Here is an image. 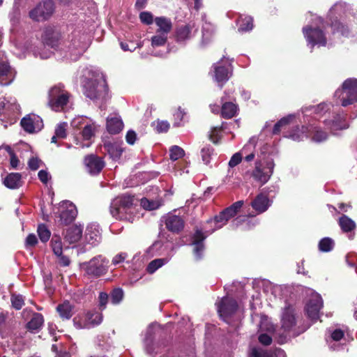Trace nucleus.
<instances>
[{
  "instance_id": "46",
  "label": "nucleus",
  "mask_w": 357,
  "mask_h": 357,
  "mask_svg": "<svg viewBox=\"0 0 357 357\" xmlns=\"http://www.w3.org/2000/svg\"><path fill=\"white\" fill-rule=\"evenodd\" d=\"M169 152L170 159L173 161H176L185 155L184 150L178 146H172Z\"/></svg>"
},
{
  "instance_id": "35",
  "label": "nucleus",
  "mask_w": 357,
  "mask_h": 357,
  "mask_svg": "<svg viewBox=\"0 0 357 357\" xmlns=\"http://www.w3.org/2000/svg\"><path fill=\"white\" fill-rule=\"evenodd\" d=\"M346 93V97L341 100V105L343 107L352 105L357 102V91H344Z\"/></svg>"
},
{
  "instance_id": "52",
  "label": "nucleus",
  "mask_w": 357,
  "mask_h": 357,
  "mask_svg": "<svg viewBox=\"0 0 357 357\" xmlns=\"http://www.w3.org/2000/svg\"><path fill=\"white\" fill-rule=\"evenodd\" d=\"M109 301V295L105 292H100L98 296V307L100 311L106 309Z\"/></svg>"
},
{
  "instance_id": "40",
  "label": "nucleus",
  "mask_w": 357,
  "mask_h": 357,
  "mask_svg": "<svg viewBox=\"0 0 357 357\" xmlns=\"http://www.w3.org/2000/svg\"><path fill=\"white\" fill-rule=\"evenodd\" d=\"M253 28V18L250 16H245L240 21L238 31L240 32H246L251 31Z\"/></svg>"
},
{
  "instance_id": "19",
  "label": "nucleus",
  "mask_w": 357,
  "mask_h": 357,
  "mask_svg": "<svg viewBox=\"0 0 357 357\" xmlns=\"http://www.w3.org/2000/svg\"><path fill=\"white\" fill-rule=\"evenodd\" d=\"M43 38L45 45L55 48L59 45L61 34L54 29L48 27L45 29Z\"/></svg>"
},
{
  "instance_id": "63",
  "label": "nucleus",
  "mask_w": 357,
  "mask_h": 357,
  "mask_svg": "<svg viewBox=\"0 0 357 357\" xmlns=\"http://www.w3.org/2000/svg\"><path fill=\"white\" fill-rule=\"evenodd\" d=\"M142 206L147 210H153L155 208V203L153 202L149 201L146 198L142 199L141 202Z\"/></svg>"
},
{
  "instance_id": "56",
  "label": "nucleus",
  "mask_w": 357,
  "mask_h": 357,
  "mask_svg": "<svg viewBox=\"0 0 357 357\" xmlns=\"http://www.w3.org/2000/svg\"><path fill=\"white\" fill-rule=\"evenodd\" d=\"M41 160L37 157H32L29 160L28 166L33 171L37 170L40 167Z\"/></svg>"
},
{
  "instance_id": "36",
  "label": "nucleus",
  "mask_w": 357,
  "mask_h": 357,
  "mask_svg": "<svg viewBox=\"0 0 357 357\" xmlns=\"http://www.w3.org/2000/svg\"><path fill=\"white\" fill-rule=\"evenodd\" d=\"M293 119V115H289L279 120L273 126V134L278 135L280 132L281 129L285 127L286 126L289 125Z\"/></svg>"
},
{
  "instance_id": "59",
  "label": "nucleus",
  "mask_w": 357,
  "mask_h": 357,
  "mask_svg": "<svg viewBox=\"0 0 357 357\" xmlns=\"http://www.w3.org/2000/svg\"><path fill=\"white\" fill-rule=\"evenodd\" d=\"M38 243V238L34 234H30L26 238V246L34 247Z\"/></svg>"
},
{
  "instance_id": "21",
  "label": "nucleus",
  "mask_w": 357,
  "mask_h": 357,
  "mask_svg": "<svg viewBox=\"0 0 357 357\" xmlns=\"http://www.w3.org/2000/svg\"><path fill=\"white\" fill-rule=\"evenodd\" d=\"M83 227L74 225L68 227L64 234V240L73 244L78 242L82 236Z\"/></svg>"
},
{
  "instance_id": "47",
  "label": "nucleus",
  "mask_w": 357,
  "mask_h": 357,
  "mask_svg": "<svg viewBox=\"0 0 357 357\" xmlns=\"http://www.w3.org/2000/svg\"><path fill=\"white\" fill-rule=\"evenodd\" d=\"M213 219H209L207 220V222H211ZM213 221L215 223L216 227L221 228L223 225H226L228 222V220L227 219L226 216L225 215V213L222 211L219 213V214L216 215L213 218Z\"/></svg>"
},
{
  "instance_id": "13",
  "label": "nucleus",
  "mask_w": 357,
  "mask_h": 357,
  "mask_svg": "<svg viewBox=\"0 0 357 357\" xmlns=\"http://www.w3.org/2000/svg\"><path fill=\"white\" fill-rule=\"evenodd\" d=\"M323 307V301L321 296H315L311 298L305 306L307 317L316 321L319 318V311Z\"/></svg>"
},
{
  "instance_id": "7",
  "label": "nucleus",
  "mask_w": 357,
  "mask_h": 357,
  "mask_svg": "<svg viewBox=\"0 0 357 357\" xmlns=\"http://www.w3.org/2000/svg\"><path fill=\"white\" fill-rule=\"evenodd\" d=\"M337 6L333 7L328 14V24L332 29L333 34L338 33L341 36L348 38L351 34V31L347 24L342 22L338 17Z\"/></svg>"
},
{
  "instance_id": "44",
  "label": "nucleus",
  "mask_w": 357,
  "mask_h": 357,
  "mask_svg": "<svg viewBox=\"0 0 357 357\" xmlns=\"http://www.w3.org/2000/svg\"><path fill=\"white\" fill-rule=\"evenodd\" d=\"M151 126L154 127L158 133L167 132L170 128V125L167 121L159 119L152 122Z\"/></svg>"
},
{
  "instance_id": "53",
  "label": "nucleus",
  "mask_w": 357,
  "mask_h": 357,
  "mask_svg": "<svg viewBox=\"0 0 357 357\" xmlns=\"http://www.w3.org/2000/svg\"><path fill=\"white\" fill-rule=\"evenodd\" d=\"M66 127V123L59 124L55 129L54 134L59 138H61V139L66 138L67 136Z\"/></svg>"
},
{
  "instance_id": "51",
  "label": "nucleus",
  "mask_w": 357,
  "mask_h": 357,
  "mask_svg": "<svg viewBox=\"0 0 357 357\" xmlns=\"http://www.w3.org/2000/svg\"><path fill=\"white\" fill-rule=\"evenodd\" d=\"M139 20L141 22L146 25L153 24L155 19H153V14L149 11H143L139 13Z\"/></svg>"
},
{
  "instance_id": "9",
  "label": "nucleus",
  "mask_w": 357,
  "mask_h": 357,
  "mask_svg": "<svg viewBox=\"0 0 357 357\" xmlns=\"http://www.w3.org/2000/svg\"><path fill=\"white\" fill-rule=\"evenodd\" d=\"M217 305L220 317L227 323H229L228 319L235 314L238 307L236 301L229 297H223Z\"/></svg>"
},
{
  "instance_id": "29",
  "label": "nucleus",
  "mask_w": 357,
  "mask_h": 357,
  "mask_svg": "<svg viewBox=\"0 0 357 357\" xmlns=\"http://www.w3.org/2000/svg\"><path fill=\"white\" fill-rule=\"evenodd\" d=\"M123 128V123L121 119L117 117L107 119V130L109 133L115 135L119 133Z\"/></svg>"
},
{
  "instance_id": "50",
  "label": "nucleus",
  "mask_w": 357,
  "mask_h": 357,
  "mask_svg": "<svg viewBox=\"0 0 357 357\" xmlns=\"http://www.w3.org/2000/svg\"><path fill=\"white\" fill-rule=\"evenodd\" d=\"M342 91H357V79H347L342 85Z\"/></svg>"
},
{
  "instance_id": "58",
  "label": "nucleus",
  "mask_w": 357,
  "mask_h": 357,
  "mask_svg": "<svg viewBox=\"0 0 357 357\" xmlns=\"http://www.w3.org/2000/svg\"><path fill=\"white\" fill-rule=\"evenodd\" d=\"M258 339L259 342L265 346H268L272 343V337L266 333L259 335Z\"/></svg>"
},
{
  "instance_id": "34",
  "label": "nucleus",
  "mask_w": 357,
  "mask_h": 357,
  "mask_svg": "<svg viewBox=\"0 0 357 357\" xmlns=\"http://www.w3.org/2000/svg\"><path fill=\"white\" fill-rule=\"evenodd\" d=\"M168 261L166 258H158L151 261L146 266V272L153 274Z\"/></svg>"
},
{
  "instance_id": "60",
  "label": "nucleus",
  "mask_w": 357,
  "mask_h": 357,
  "mask_svg": "<svg viewBox=\"0 0 357 357\" xmlns=\"http://www.w3.org/2000/svg\"><path fill=\"white\" fill-rule=\"evenodd\" d=\"M268 353L266 351L261 349H257V348H253L252 349L250 357H268Z\"/></svg>"
},
{
  "instance_id": "49",
  "label": "nucleus",
  "mask_w": 357,
  "mask_h": 357,
  "mask_svg": "<svg viewBox=\"0 0 357 357\" xmlns=\"http://www.w3.org/2000/svg\"><path fill=\"white\" fill-rule=\"evenodd\" d=\"M12 306L17 310H20L24 305V298L22 295L13 294L10 298Z\"/></svg>"
},
{
  "instance_id": "28",
  "label": "nucleus",
  "mask_w": 357,
  "mask_h": 357,
  "mask_svg": "<svg viewBox=\"0 0 357 357\" xmlns=\"http://www.w3.org/2000/svg\"><path fill=\"white\" fill-rule=\"evenodd\" d=\"M339 226L344 233H349L356 228L355 222L346 215H342L338 220Z\"/></svg>"
},
{
  "instance_id": "22",
  "label": "nucleus",
  "mask_w": 357,
  "mask_h": 357,
  "mask_svg": "<svg viewBox=\"0 0 357 357\" xmlns=\"http://www.w3.org/2000/svg\"><path fill=\"white\" fill-rule=\"evenodd\" d=\"M10 106L3 102H0V121L5 128L8 127V124L12 125L16 121V118L9 113Z\"/></svg>"
},
{
  "instance_id": "11",
  "label": "nucleus",
  "mask_w": 357,
  "mask_h": 357,
  "mask_svg": "<svg viewBox=\"0 0 357 357\" xmlns=\"http://www.w3.org/2000/svg\"><path fill=\"white\" fill-rule=\"evenodd\" d=\"M212 68L213 69V77L222 89L232 75V66L230 64L223 65L219 61L214 63Z\"/></svg>"
},
{
  "instance_id": "41",
  "label": "nucleus",
  "mask_w": 357,
  "mask_h": 357,
  "mask_svg": "<svg viewBox=\"0 0 357 357\" xmlns=\"http://www.w3.org/2000/svg\"><path fill=\"white\" fill-rule=\"evenodd\" d=\"M327 137V132L320 128L314 127L312 131V139L316 142H321L325 141Z\"/></svg>"
},
{
  "instance_id": "25",
  "label": "nucleus",
  "mask_w": 357,
  "mask_h": 357,
  "mask_svg": "<svg viewBox=\"0 0 357 357\" xmlns=\"http://www.w3.org/2000/svg\"><path fill=\"white\" fill-rule=\"evenodd\" d=\"M154 22L158 27L156 33H164L168 35L172 29V22L171 20L166 17H157L155 18Z\"/></svg>"
},
{
  "instance_id": "18",
  "label": "nucleus",
  "mask_w": 357,
  "mask_h": 357,
  "mask_svg": "<svg viewBox=\"0 0 357 357\" xmlns=\"http://www.w3.org/2000/svg\"><path fill=\"white\" fill-rule=\"evenodd\" d=\"M77 215L75 206L70 204L66 208L62 210L59 214V222L61 225H68L72 223Z\"/></svg>"
},
{
  "instance_id": "27",
  "label": "nucleus",
  "mask_w": 357,
  "mask_h": 357,
  "mask_svg": "<svg viewBox=\"0 0 357 357\" xmlns=\"http://www.w3.org/2000/svg\"><path fill=\"white\" fill-rule=\"evenodd\" d=\"M44 323L43 316L40 313L34 312L31 320L27 322L26 328L31 332L38 331Z\"/></svg>"
},
{
  "instance_id": "45",
  "label": "nucleus",
  "mask_w": 357,
  "mask_h": 357,
  "mask_svg": "<svg viewBox=\"0 0 357 357\" xmlns=\"http://www.w3.org/2000/svg\"><path fill=\"white\" fill-rule=\"evenodd\" d=\"M167 42V35L160 33H156V35L151 38V45L153 47L163 46Z\"/></svg>"
},
{
  "instance_id": "64",
  "label": "nucleus",
  "mask_w": 357,
  "mask_h": 357,
  "mask_svg": "<svg viewBox=\"0 0 357 357\" xmlns=\"http://www.w3.org/2000/svg\"><path fill=\"white\" fill-rule=\"evenodd\" d=\"M38 176L43 183L46 184L48 182L49 173L46 170H40L38 173Z\"/></svg>"
},
{
  "instance_id": "48",
  "label": "nucleus",
  "mask_w": 357,
  "mask_h": 357,
  "mask_svg": "<svg viewBox=\"0 0 357 357\" xmlns=\"http://www.w3.org/2000/svg\"><path fill=\"white\" fill-rule=\"evenodd\" d=\"M84 140H89L95 135V128L91 124H86L84 126L81 132Z\"/></svg>"
},
{
  "instance_id": "38",
  "label": "nucleus",
  "mask_w": 357,
  "mask_h": 357,
  "mask_svg": "<svg viewBox=\"0 0 357 357\" xmlns=\"http://www.w3.org/2000/svg\"><path fill=\"white\" fill-rule=\"evenodd\" d=\"M50 243L54 254L55 255H61L63 252V247L60 236L54 235Z\"/></svg>"
},
{
  "instance_id": "33",
  "label": "nucleus",
  "mask_w": 357,
  "mask_h": 357,
  "mask_svg": "<svg viewBox=\"0 0 357 357\" xmlns=\"http://www.w3.org/2000/svg\"><path fill=\"white\" fill-rule=\"evenodd\" d=\"M243 205V201H237L232 204L230 206L222 210L227 219L229 220L230 218L234 217L240 211Z\"/></svg>"
},
{
  "instance_id": "23",
  "label": "nucleus",
  "mask_w": 357,
  "mask_h": 357,
  "mask_svg": "<svg viewBox=\"0 0 357 357\" xmlns=\"http://www.w3.org/2000/svg\"><path fill=\"white\" fill-rule=\"evenodd\" d=\"M74 305L69 301H65L56 306V312L62 320H69L73 315Z\"/></svg>"
},
{
  "instance_id": "43",
  "label": "nucleus",
  "mask_w": 357,
  "mask_h": 357,
  "mask_svg": "<svg viewBox=\"0 0 357 357\" xmlns=\"http://www.w3.org/2000/svg\"><path fill=\"white\" fill-rule=\"evenodd\" d=\"M124 296L123 291L121 288H115L110 293V299L113 305L119 304Z\"/></svg>"
},
{
  "instance_id": "8",
  "label": "nucleus",
  "mask_w": 357,
  "mask_h": 357,
  "mask_svg": "<svg viewBox=\"0 0 357 357\" xmlns=\"http://www.w3.org/2000/svg\"><path fill=\"white\" fill-rule=\"evenodd\" d=\"M303 35L312 49L316 45L325 46L327 43L326 37L322 29L319 27L306 26L303 28Z\"/></svg>"
},
{
  "instance_id": "3",
  "label": "nucleus",
  "mask_w": 357,
  "mask_h": 357,
  "mask_svg": "<svg viewBox=\"0 0 357 357\" xmlns=\"http://www.w3.org/2000/svg\"><path fill=\"white\" fill-rule=\"evenodd\" d=\"M48 97L50 107L55 112H59L68 104L70 96L68 92L63 90V85H57L50 89Z\"/></svg>"
},
{
  "instance_id": "15",
  "label": "nucleus",
  "mask_w": 357,
  "mask_h": 357,
  "mask_svg": "<svg viewBox=\"0 0 357 357\" xmlns=\"http://www.w3.org/2000/svg\"><path fill=\"white\" fill-rule=\"evenodd\" d=\"M165 224L167 229L172 233L178 234L185 227L183 219L176 215H169L166 217Z\"/></svg>"
},
{
  "instance_id": "1",
  "label": "nucleus",
  "mask_w": 357,
  "mask_h": 357,
  "mask_svg": "<svg viewBox=\"0 0 357 357\" xmlns=\"http://www.w3.org/2000/svg\"><path fill=\"white\" fill-rule=\"evenodd\" d=\"M135 197L123 195L114 199L111 202L109 211L116 220L132 222L135 219L133 212Z\"/></svg>"
},
{
  "instance_id": "32",
  "label": "nucleus",
  "mask_w": 357,
  "mask_h": 357,
  "mask_svg": "<svg viewBox=\"0 0 357 357\" xmlns=\"http://www.w3.org/2000/svg\"><path fill=\"white\" fill-rule=\"evenodd\" d=\"M307 127H305L304 126L299 127L297 126L292 129V130L291 131V132L289 134V137H290V138H291L292 139H294L295 141H301L305 137V138L307 137Z\"/></svg>"
},
{
  "instance_id": "57",
  "label": "nucleus",
  "mask_w": 357,
  "mask_h": 357,
  "mask_svg": "<svg viewBox=\"0 0 357 357\" xmlns=\"http://www.w3.org/2000/svg\"><path fill=\"white\" fill-rule=\"evenodd\" d=\"M242 160V155L240 153H234L229 162V166L230 167H234L236 165H238Z\"/></svg>"
},
{
  "instance_id": "2",
  "label": "nucleus",
  "mask_w": 357,
  "mask_h": 357,
  "mask_svg": "<svg viewBox=\"0 0 357 357\" xmlns=\"http://www.w3.org/2000/svg\"><path fill=\"white\" fill-rule=\"evenodd\" d=\"M82 88L84 96L92 100L105 98L109 91L107 81L104 77L86 79Z\"/></svg>"
},
{
  "instance_id": "10",
  "label": "nucleus",
  "mask_w": 357,
  "mask_h": 357,
  "mask_svg": "<svg viewBox=\"0 0 357 357\" xmlns=\"http://www.w3.org/2000/svg\"><path fill=\"white\" fill-rule=\"evenodd\" d=\"M84 266L87 275L93 277H100L107 272V263L105 259L101 255L94 257L85 263Z\"/></svg>"
},
{
  "instance_id": "5",
  "label": "nucleus",
  "mask_w": 357,
  "mask_h": 357,
  "mask_svg": "<svg viewBox=\"0 0 357 357\" xmlns=\"http://www.w3.org/2000/svg\"><path fill=\"white\" fill-rule=\"evenodd\" d=\"M275 164L273 160L266 161L257 160L255 162V167L252 172L253 178L260 183L261 185L266 183L273 173Z\"/></svg>"
},
{
  "instance_id": "6",
  "label": "nucleus",
  "mask_w": 357,
  "mask_h": 357,
  "mask_svg": "<svg viewBox=\"0 0 357 357\" xmlns=\"http://www.w3.org/2000/svg\"><path fill=\"white\" fill-rule=\"evenodd\" d=\"M55 5L52 0H43L29 11V17L36 22L47 20L54 13Z\"/></svg>"
},
{
  "instance_id": "16",
  "label": "nucleus",
  "mask_w": 357,
  "mask_h": 357,
  "mask_svg": "<svg viewBox=\"0 0 357 357\" xmlns=\"http://www.w3.org/2000/svg\"><path fill=\"white\" fill-rule=\"evenodd\" d=\"M220 116L225 119H231L238 115L239 107L237 104L231 101H225V98H221Z\"/></svg>"
},
{
  "instance_id": "24",
  "label": "nucleus",
  "mask_w": 357,
  "mask_h": 357,
  "mask_svg": "<svg viewBox=\"0 0 357 357\" xmlns=\"http://www.w3.org/2000/svg\"><path fill=\"white\" fill-rule=\"evenodd\" d=\"M3 183L9 189H17L22 186V174L20 173H10L3 179Z\"/></svg>"
},
{
  "instance_id": "30",
  "label": "nucleus",
  "mask_w": 357,
  "mask_h": 357,
  "mask_svg": "<svg viewBox=\"0 0 357 357\" xmlns=\"http://www.w3.org/2000/svg\"><path fill=\"white\" fill-rule=\"evenodd\" d=\"M225 125L226 123L222 122L220 126H215L211 128L208 138L214 144H219L222 137L220 133L226 128Z\"/></svg>"
},
{
  "instance_id": "14",
  "label": "nucleus",
  "mask_w": 357,
  "mask_h": 357,
  "mask_svg": "<svg viewBox=\"0 0 357 357\" xmlns=\"http://www.w3.org/2000/svg\"><path fill=\"white\" fill-rule=\"evenodd\" d=\"M84 162L89 172L93 175L98 174L105 167V162L103 160L93 154L86 155L84 158Z\"/></svg>"
},
{
  "instance_id": "17",
  "label": "nucleus",
  "mask_w": 357,
  "mask_h": 357,
  "mask_svg": "<svg viewBox=\"0 0 357 357\" xmlns=\"http://www.w3.org/2000/svg\"><path fill=\"white\" fill-rule=\"evenodd\" d=\"M271 205V202L266 195L258 194L251 202L252 208L258 214L265 212Z\"/></svg>"
},
{
  "instance_id": "4",
  "label": "nucleus",
  "mask_w": 357,
  "mask_h": 357,
  "mask_svg": "<svg viewBox=\"0 0 357 357\" xmlns=\"http://www.w3.org/2000/svg\"><path fill=\"white\" fill-rule=\"evenodd\" d=\"M281 324L282 328L287 333L286 336L296 337L303 332V331H298L296 328L295 308L291 305H288L284 307Z\"/></svg>"
},
{
  "instance_id": "12",
  "label": "nucleus",
  "mask_w": 357,
  "mask_h": 357,
  "mask_svg": "<svg viewBox=\"0 0 357 357\" xmlns=\"http://www.w3.org/2000/svg\"><path fill=\"white\" fill-rule=\"evenodd\" d=\"M20 126L28 133H34L43 128V121L41 117L35 114H29L20 121Z\"/></svg>"
},
{
  "instance_id": "26",
  "label": "nucleus",
  "mask_w": 357,
  "mask_h": 357,
  "mask_svg": "<svg viewBox=\"0 0 357 357\" xmlns=\"http://www.w3.org/2000/svg\"><path fill=\"white\" fill-rule=\"evenodd\" d=\"M104 149L109 158L114 161L119 160L123 152V149L117 143H106L104 145Z\"/></svg>"
},
{
  "instance_id": "31",
  "label": "nucleus",
  "mask_w": 357,
  "mask_h": 357,
  "mask_svg": "<svg viewBox=\"0 0 357 357\" xmlns=\"http://www.w3.org/2000/svg\"><path fill=\"white\" fill-rule=\"evenodd\" d=\"M85 320L88 324V327L89 325L97 326L102 322V315L96 311H89L86 313Z\"/></svg>"
},
{
  "instance_id": "62",
  "label": "nucleus",
  "mask_w": 357,
  "mask_h": 357,
  "mask_svg": "<svg viewBox=\"0 0 357 357\" xmlns=\"http://www.w3.org/2000/svg\"><path fill=\"white\" fill-rule=\"evenodd\" d=\"M137 139V135L135 131L129 130L127 132L126 139L128 144L132 145L135 144Z\"/></svg>"
},
{
  "instance_id": "54",
  "label": "nucleus",
  "mask_w": 357,
  "mask_h": 357,
  "mask_svg": "<svg viewBox=\"0 0 357 357\" xmlns=\"http://www.w3.org/2000/svg\"><path fill=\"white\" fill-rule=\"evenodd\" d=\"M206 238L204 233L201 230L197 229L192 236V244L204 243Z\"/></svg>"
},
{
  "instance_id": "20",
  "label": "nucleus",
  "mask_w": 357,
  "mask_h": 357,
  "mask_svg": "<svg viewBox=\"0 0 357 357\" xmlns=\"http://www.w3.org/2000/svg\"><path fill=\"white\" fill-rule=\"evenodd\" d=\"M194 24H185L178 26L175 31V40L177 43H185L191 38Z\"/></svg>"
},
{
  "instance_id": "61",
  "label": "nucleus",
  "mask_w": 357,
  "mask_h": 357,
  "mask_svg": "<svg viewBox=\"0 0 357 357\" xmlns=\"http://www.w3.org/2000/svg\"><path fill=\"white\" fill-rule=\"evenodd\" d=\"M10 165L12 168L16 169L19 165L20 160L13 149H10Z\"/></svg>"
},
{
  "instance_id": "55",
  "label": "nucleus",
  "mask_w": 357,
  "mask_h": 357,
  "mask_svg": "<svg viewBox=\"0 0 357 357\" xmlns=\"http://www.w3.org/2000/svg\"><path fill=\"white\" fill-rule=\"evenodd\" d=\"M194 246L193 253L196 257L197 260H199L202 257V253L204 250V243H197L192 244Z\"/></svg>"
},
{
  "instance_id": "42",
  "label": "nucleus",
  "mask_w": 357,
  "mask_h": 357,
  "mask_svg": "<svg viewBox=\"0 0 357 357\" xmlns=\"http://www.w3.org/2000/svg\"><path fill=\"white\" fill-rule=\"evenodd\" d=\"M334 247V241L328 237H325L319 243V249L321 252H328L333 250Z\"/></svg>"
},
{
  "instance_id": "37",
  "label": "nucleus",
  "mask_w": 357,
  "mask_h": 357,
  "mask_svg": "<svg viewBox=\"0 0 357 357\" xmlns=\"http://www.w3.org/2000/svg\"><path fill=\"white\" fill-rule=\"evenodd\" d=\"M214 153V149L210 145L205 146L201 149L200 155L203 162L208 165L210 164L211 159Z\"/></svg>"
},
{
  "instance_id": "39",
  "label": "nucleus",
  "mask_w": 357,
  "mask_h": 357,
  "mask_svg": "<svg viewBox=\"0 0 357 357\" xmlns=\"http://www.w3.org/2000/svg\"><path fill=\"white\" fill-rule=\"evenodd\" d=\"M38 235L39 236L40 240L43 242L46 243L49 241L51 232L47 228V225L45 224H40L38 226L37 229Z\"/></svg>"
}]
</instances>
